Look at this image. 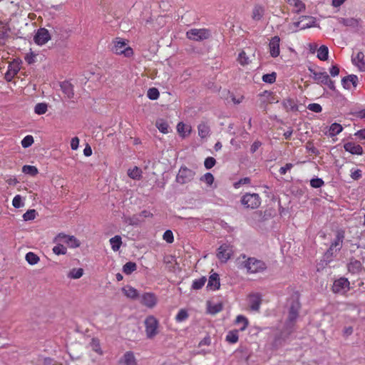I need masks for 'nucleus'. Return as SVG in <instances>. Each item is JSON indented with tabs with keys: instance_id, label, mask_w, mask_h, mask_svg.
<instances>
[{
	"instance_id": "obj_45",
	"label": "nucleus",
	"mask_w": 365,
	"mask_h": 365,
	"mask_svg": "<svg viewBox=\"0 0 365 365\" xmlns=\"http://www.w3.org/2000/svg\"><path fill=\"white\" fill-rule=\"evenodd\" d=\"M137 269V265L135 262H126L123 267V272L125 274H130L132 272L135 271Z\"/></svg>"
},
{
	"instance_id": "obj_36",
	"label": "nucleus",
	"mask_w": 365,
	"mask_h": 365,
	"mask_svg": "<svg viewBox=\"0 0 365 365\" xmlns=\"http://www.w3.org/2000/svg\"><path fill=\"white\" fill-rule=\"evenodd\" d=\"M111 248L114 252L118 251L122 245V240L120 236L115 235L109 240Z\"/></svg>"
},
{
	"instance_id": "obj_9",
	"label": "nucleus",
	"mask_w": 365,
	"mask_h": 365,
	"mask_svg": "<svg viewBox=\"0 0 365 365\" xmlns=\"http://www.w3.org/2000/svg\"><path fill=\"white\" fill-rule=\"evenodd\" d=\"M21 61L18 59H14L9 62L7 71L5 73L4 78L7 82L11 81L18 74L21 69Z\"/></svg>"
},
{
	"instance_id": "obj_50",
	"label": "nucleus",
	"mask_w": 365,
	"mask_h": 365,
	"mask_svg": "<svg viewBox=\"0 0 365 365\" xmlns=\"http://www.w3.org/2000/svg\"><path fill=\"white\" fill-rule=\"evenodd\" d=\"M22 171L25 174H28L31 176H35L38 174L37 168L33 165H24L22 168Z\"/></svg>"
},
{
	"instance_id": "obj_40",
	"label": "nucleus",
	"mask_w": 365,
	"mask_h": 365,
	"mask_svg": "<svg viewBox=\"0 0 365 365\" xmlns=\"http://www.w3.org/2000/svg\"><path fill=\"white\" fill-rule=\"evenodd\" d=\"M329 49L328 47L322 45L317 50V57L322 61H326L328 58Z\"/></svg>"
},
{
	"instance_id": "obj_18",
	"label": "nucleus",
	"mask_w": 365,
	"mask_h": 365,
	"mask_svg": "<svg viewBox=\"0 0 365 365\" xmlns=\"http://www.w3.org/2000/svg\"><path fill=\"white\" fill-rule=\"evenodd\" d=\"M118 365H138L135 354L131 351H128L119 359Z\"/></svg>"
},
{
	"instance_id": "obj_25",
	"label": "nucleus",
	"mask_w": 365,
	"mask_h": 365,
	"mask_svg": "<svg viewBox=\"0 0 365 365\" xmlns=\"http://www.w3.org/2000/svg\"><path fill=\"white\" fill-rule=\"evenodd\" d=\"M282 103L283 108L287 112H290V111L296 112L298 110V106L297 103V101L293 98H284L282 101Z\"/></svg>"
},
{
	"instance_id": "obj_14",
	"label": "nucleus",
	"mask_w": 365,
	"mask_h": 365,
	"mask_svg": "<svg viewBox=\"0 0 365 365\" xmlns=\"http://www.w3.org/2000/svg\"><path fill=\"white\" fill-rule=\"evenodd\" d=\"M140 302L143 306L152 309L158 302L157 297L152 292H145L140 297Z\"/></svg>"
},
{
	"instance_id": "obj_60",
	"label": "nucleus",
	"mask_w": 365,
	"mask_h": 365,
	"mask_svg": "<svg viewBox=\"0 0 365 365\" xmlns=\"http://www.w3.org/2000/svg\"><path fill=\"white\" fill-rule=\"evenodd\" d=\"M324 181L321 178H313L310 180V185L314 188H319L324 185Z\"/></svg>"
},
{
	"instance_id": "obj_55",
	"label": "nucleus",
	"mask_w": 365,
	"mask_h": 365,
	"mask_svg": "<svg viewBox=\"0 0 365 365\" xmlns=\"http://www.w3.org/2000/svg\"><path fill=\"white\" fill-rule=\"evenodd\" d=\"M36 216V212L35 210H29L23 215V218L25 221H29L34 220Z\"/></svg>"
},
{
	"instance_id": "obj_39",
	"label": "nucleus",
	"mask_w": 365,
	"mask_h": 365,
	"mask_svg": "<svg viewBox=\"0 0 365 365\" xmlns=\"http://www.w3.org/2000/svg\"><path fill=\"white\" fill-rule=\"evenodd\" d=\"M189 317V314L187 309H180L175 317V320L178 323L182 322L187 320Z\"/></svg>"
},
{
	"instance_id": "obj_49",
	"label": "nucleus",
	"mask_w": 365,
	"mask_h": 365,
	"mask_svg": "<svg viewBox=\"0 0 365 365\" xmlns=\"http://www.w3.org/2000/svg\"><path fill=\"white\" fill-rule=\"evenodd\" d=\"M287 30L289 34L302 30L299 21L288 24Z\"/></svg>"
},
{
	"instance_id": "obj_37",
	"label": "nucleus",
	"mask_w": 365,
	"mask_h": 365,
	"mask_svg": "<svg viewBox=\"0 0 365 365\" xmlns=\"http://www.w3.org/2000/svg\"><path fill=\"white\" fill-rule=\"evenodd\" d=\"M198 135L200 138H205L209 135L210 127L205 123L199 124L197 126Z\"/></svg>"
},
{
	"instance_id": "obj_34",
	"label": "nucleus",
	"mask_w": 365,
	"mask_h": 365,
	"mask_svg": "<svg viewBox=\"0 0 365 365\" xmlns=\"http://www.w3.org/2000/svg\"><path fill=\"white\" fill-rule=\"evenodd\" d=\"M223 309V305L221 302L212 304L207 303V312L210 314H216L220 312Z\"/></svg>"
},
{
	"instance_id": "obj_7",
	"label": "nucleus",
	"mask_w": 365,
	"mask_h": 365,
	"mask_svg": "<svg viewBox=\"0 0 365 365\" xmlns=\"http://www.w3.org/2000/svg\"><path fill=\"white\" fill-rule=\"evenodd\" d=\"M350 290V282L346 277H341L334 281L331 291L334 294L345 295Z\"/></svg>"
},
{
	"instance_id": "obj_64",
	"label": "nucleus",
	"mask_w": 365,
	"mask_h": 365,
	"mask_svg": "<svg viewBox=\"0 0 365 365\" xmlns=\"http://www.w3.org/2000/svg\"><path fill=\"white\" fill-rule=\"evenodd\" d=\"M362 176L361 170L359 169H355L351 170V177L353 180H357Z\"/></svg>"
},
{
	"instance_id": "obj_35",
	"label": "nucleus",
	"mask_w": 365,
	"mask_h": 365,
	"mask_svg": "<svg viewBox=\"0 0 365 365\" xmlns=\"http://www.w3.org/2000/svg\"><path fill=\"white\" fill-rule=\"evenodd\" d=\"M235 323V324H242V327L240 328V331H245L249 326L248 319L246 317L241 314L237 316Z\"/></svg>"
},
{
	"instance_id": "obj_30",
	"label": "nucleus",
	"mask_w": 365,
	"mask_h": 365,
	"mask_svg": "<svg viewBox=\"0 0 365 365\" xmlns=\"http://www.w3.org/2000/svg\"><path fill=\"white\" fill-rule=\"evenodd\" d=\"M123 294L130 299H134L138 297V292L134 287L127 285L122 289Z\"/></svg>"
},
{
	"instance_id": "obj_20",
	"label": "nucleus",
	"mask_w": 365,
	"mask_h": 365,
	"mask_svg": "<svg viewBox=\"0 0 365 365\" xmlns=\"http://www.w3.org/2000/svg\"><path fill=\"white\" fill-rule=\"evenodd\" d=\"M359 79L357 76L351 74L345 76L341 80V84L346 89H350L352 86L353 88H356L358 85Z\"/></svg>"
},
{
	"instance_id": "obj_61",
	"label": "nucleus",
	"mask_w": 365,
	"mask_h": 365,
	"mask_svg": "<svg viewBox=\"0 0 365 365\" xmlns=\"http://www.w3.org/2000/svg\"><path fill=\"white\" fill-rule=\"evenodd\" d=\"M215 163H216V160L214 158L207 157L205 160L204 165L206 169H211L212 167L215 166Z\"/></svg>"
},
{
	"instance_id": "obj_2",
	"label": "nucleus",
	"mask_w": 365,
	"mask_h": 365,
	"mask_svg": "<svg viewBox=\"0 0 365 365\" xmlns=\"http://www.w3.org/2000/svg\"><path fill=\"white\" fill-rule=\"evenodd\" d=\"M110 51L116 55L126 58L132 57L134 54L133 49L128 45V41L120 37L113 39Z\"/></svg>"
},
{
	"instance_id": "obj_8",
	"label": "nucleus",
	"mask_w": 365,
	"mask_h": 365,
	"mask_svg": "<svg viewBox=\"0 0 365 365\" xmlns=\"http://www.w3.org/2000/svg\"><path fill=\"white\" fill-rule=\"evenodd\" d=\"M210 36V31L207 29H192L186 32V37L195 41L207 39Z\"/></svg>"
},
{
	"instance_id": "obj_33",
	"label": "nucleus",
	"mask_w": 365,
	"mask_h": 365,
	"mask_svg": "<svg viewBox=\"0 0 365 365\" xmlns=\"http://www.w3.org/2000/svg\"><path fill=\"white\" fill-rule=\"evenodd\" d=\"M155 126L162 133L167 134L169 133V125L164 119H158L155 122Z\"/></svg>"
},
{
	"instance_id": "obj_24",
	"label": "nucleus",
	"mask_w": 365,
	"mask_h": 365,
	"mask_svg": "<svg viewBox=\"0 0 365 365\" xmlns=\"http://www.w3.org/2000/svg\"><path fill=\"white\" fill-rule=\"evenodd\" d=\"M299 21L302 30L313 27L316 23L315 19L309 16H302L299 17Z\"/></svg>"
},
{
	"instance_id": "obj_38",
	"label": "nucleus",
	"mask_w": 365,
	"mask_h": 365,
	"mask_svg": "<svg viewBox=\"0 0 365 365\" xmlns=\"http://www.w3.org/2000/svg\"><path fill=\"white\" fill-rule=\"evenodd\" d=\"M238 331H239L237 329L228 331L227 334L226 335V341L230 344L237 343L239 339Z\"/></svg>"
},
{
	"instance_id": "obj_13",
	"label": "nucleus",
	"mask_w": 365,
	"mask_h": 365,
	"mask_svg": "<svg viewBox=\"0 0 365 365\" xmlns=\"http://www.w3.org/2000/svg\"><path fill=\"white\" fill-rule=\"evenodd\" d=\"M51 39V36L48 31L45 28H41L37 30L34 41L39 46L44 45Z\"/></svg>"
},
{
	"instance_id": "obj_26",
	"label": "nucleus",
	"mask_w": 365,
	"mask_h": 365,
	"mask_svg": "<svg viewBox=\"0 0 365 365\" xmlns=\"http://www.w3.org/2000/svg\"><path fill=\"white\" fill-rule=\"evenodd\" d=\"M220 286L219 275L217 273L211 274L208 280L207 287H210L212 290H217L220 288Z\"/></svg>"
},
{
	"instance_id": "obj_1",
	"label": "nucleus",
	"mask_w": 365,
	"mask_h": 365,
	"mask_svg": "<svg viewBox=\"0 0 365 365\" xmlns=\"http://www.w3.org/2000/svg\"><path fill=\"white\" fill-rule=\"evenodd\" d=\"M238 260L239 267L245 269L248 274L259 273L267 269L265 262L255 257H247L245 255H241Z\"/></svg>"
},
{
	"instance_id": "obj_5",
	"label": "nucleus",
	"mask_w": 365,
	"mask_h": 365,
	"mask_svg": "<svg viewBox=\"0 0 365 365\" xmlns=\"http://www.w3.org/2000/svg\"><path fill=\"white\" fill-rule=\"evenodd\" d=\"M259 106L266 111L269 104L277 103V96L271 91H264L258 94Z\"/></svg>"
},
{
	"instance_id": "obj_63",
	"label": "nucleus",
	"mask_w": 365,
	"mask_h": 365,
	"mask_svg": "<svg viewBox=\"0 0 365 365\" xmlns=\"http://www.w3.org/2000/svg\"><path fill=\"white\" fill-rule=\"evenodd\" d=\"M307 108L314 113H320L322 110V106L316 103L309 104Z\"/></svg>"
},
{
	"instance_id": "obj_43",
	"label": "nucleus",
	"mask_w": 365,
	"mask_h": 365,
	"mask_svg": "<svg viewBox=\"0 0 365 365\" xmlns=\"http://www.w3.org/2000/svg\"><path fill=\"white\" fill-rule=\"evenodd\" d=\"M237 61L242 66H247L251 63L250 58L247 56V53L244 51H242L239 53L237 57Z\"/></svg>"
},
{
	"instance_id": "obj_41",
	"label": "nucleus",
	"mask_w": 365,
	"mask_h": 365,
	"mask_svg": "<svg viewBox=\"0 0 365 365\" xmlns=\"http://www.w3.org/2000/svg\"><path fill=\"white\" fill-rule=\"evenodd\" d=\"M142 171L141 170L137 167L135 166L132 169H129L128 170V175L134 180H139L141 177Z\"/></svg>"
},
{
	"instance_id": "obj_48",
	"label": "nucleus",
	"mask_w": 365,
	"mask_h": 365,
	"mask_svg": "<svg viewBox=\"0 0 365 365\" xmlns=\"http://www.w3.org/2000/svg\"><path fill=\"white\" fill-rule=\"evenodd\" d=\"M83 274V269L82 268H74L72 269L69 274H68V277L71 279H79L81 278Z\"/></svg>"
},
{
	"instance_id": "obj_62",
	"label": "nucleus",
	"mask_w": 365,
	"mask_h": 365,
	"mask_svg": "<svg viewBox=\"0 0 365 365\" xmlns=\"http://www.w3.org/2000/svg\"><path fill=\"white\" fill-rule=\"evenodd\" d=\"M251 182V180L250 178H243L239 180L237 182L234 183L235 188H239L242 185L250 184Z\"/></svg>"
},
{
	"instance_id": "obj_52",
	"label": "nucleus",
	"mask_w": 365,
	"mask_h": 365,
	"mask_svg": "<svg viewBox=\"0 0 365 365\" xmlns=\"http://www.w3.org/2000/svg\"><path fill=\"white\" fill-rule=\"evenodd\" d=\"M57 245L54 246L53 247V252L55 255H66L67 252V249L65 246L61 245L60 242H57Z\"/></svg>"
},
{
	"instance_id": "obj_4",
	"label": "nucleus",
	"mask_w": 365,
	"mask_h": 365,
	"mask_svg": "<svg viewBox=\"0 0 365 365\" xmlns=\"http://www.w3.org/2000/svg\"><path fill=\"white\" fill-rule=\"evenodd\" d=\"M345 237V232L342 230H339L336 232V237L334 241L331 243L329 248L327 250L326 255L328 257L334 256L337 252L340 251L342 247L343 241Z\"/></svg>"
},
{
	"instance_id": "obj_29",
	"label": "nucleus",
	"mask_w": 365,
	"mask_h": 365,
	"mask_svg": "<svg viewBox=\"0 0 365 365\" xmlns=\"http://www.w3.org/2000/svg\"><path fill=\"white\" fill-rule=\"evenodd\" d=\"M339 24L349 27L356 28L359 26V21L355 18H340Z\"/></svg>"
},
{
	"instance_id": "obj_22",
	"label": "nucleus",
	"mask_w": 365,
	"mask_h": 365,
	"mask_svg": "<svg viewBox=\"0 0 365 365\" xmlns=\"http://www.w3.org/2000/svg\"><path fill=\"white\" fill-rule=\"evenodd\" d=\"M363 267L359 260L351 258L347 264L349 272L353 274H359L362 271Z\"/></svg>"
},
{
	"instance_id": "obj_54",
	"label": "nucleus",
	"mask_w": 365,
	"mask_h": 365,
	"mask_svg": "<svg viewBox=\"0 0 365 365\" xmlns=\"http://www.w3.org/2000/svg\"><path fill=\"white\" fill-rule=\"evenodd\" d=\"M34 143V138L32 135H28L21 140V145L24 148L30 147Z\"/></svg>"
},
{
	"instance_id": "obj_17",
	"label": "nucleus",
	"mask_w": 365,
	"mask_h": 365,
	"mask_svg": "<svg viewBox=\"0 0 365 365\" xmlns=\"http://www.w3.org/2000/svg\"><path fill=\"white\" fill-rule=\"evenodd\" d=\"M280 38L278 36L272 37L269 43V50L270 56L273 58H276L280 54Z\"/></svg>"
},
{
	"instance_id": "obj_12",
	"label": "nucleus",
	"mask_w": 365,
	"mask_h": 365,
	"mask_svg": "<svg viewBox=\"0 0 365 365\" xmlns=\"http://www.w3.org/2000/svg\"><path fill=\"white\" fill-rule=\"evenodd\" d=\"M250 309L253 312H259L262 303V296L260 293H250L248 296Z\"/></svg>"
},
{
	"instance_id": "obj_59",
	"label": "nucleus",
	"mask_w": 365,
	"mask_h": 365,
	"mask_svg": "<svg viewBox=\"0 0 365 365\" xmlns=\"http://www.w3.org/2000/svg\"><path fill=\"white\" fill-rule=\"evenodd\" d=\"M201 180L204 181L208 185H211L214 182V176L210 173H207L201 178Z\"/></svg>"
},
{
	"instance_id": "obj_56",
	"label": "nucleus",
	"mask_w": 365,
	"mask_h": 365,
	"mask_svg": "<svg viewBox=\"0 0 365 365\" xmlns=\"http://www.w3.org/2000/svg\"><path fill=\"white\" fill-rule=\"evenodd\" d=\"M163 239L168 243H173L174 242L173 232L170 230H166L163 235Z\"/></svg>"
},
{
	"instance_id": "obj_32",
	"label": "nucleus",
	"mask_w": 365,
	"mask_h": 365,
	"mask_svg": "<svg viewBox=\"0 0 365 365\" xmlns=\"http://www.w3.org/2000/svg\"><path fill=\"white\" fill-rule=\"evenodd\" d=\"M287 2L294 7L296 13H299L305 9V5L301 0H287Z\"/></svg>"
},
{
	"instance_id": "obj_53",
	"label": "nucleus",
	"mask_w": 365,
	"mask_h": 365,
	"mask_svg": "<svg viewBox=\"0 0 365 365\" xmlns=\"http://www.w3.org/2000/svg\"><path fill=\"white\" fill-rule=\"evenodd\" d=\"M147 96L150 100H157L160 96L159 91L156 88H150L147 92Z\"/></svg>"
},
{
	"instance_id": "obj_51",
	"label": "nucleus",
	"mask_w": 365,
	"mask_h": 365,
	"mask_svg": "<svg viewBox=\"0 0 365 365\" xmlns=\"http://www.w3.org/2000/svg\"><path fill=\"white\" fill-rule=\"evenodd\" d=\"M206 281L207 279L205 277L195 279L192 282V288L195 290L200 289L205 285Z\"/></svg>"
},
{
	"instance_id": "obj_46",
	"label": "nucleus",
	"mask_w": 365,
	"mask_h": 365,
	"mask_svg": "<svg viewBox=\"0 0 365 365\" xmlns=\"http://www.w3.org/2000/svg\"><path fill=\"white\" fill-rule=\"evenodd\" d=\"M342 130H343V128L340 124L334 123L330 125L329 130V135L330 136L336 135L339 134L342 131Z\"/></svg>"
},
{
	"instance_id": "obj_21",
	"label": "nucleus",
	"mask_w": 365,
	"mask_h": 365,
	"mask_svg": "<svg viewBox=\"0 0 365 365\" xmlns=\"http://www.w3.org/2000/svg\"><path fill=\"white\" fill-rule=\"evenodd\" d=\"M300 309V304L299 302H294L292 304L288 315V322L293 324L298 317L299 311Z\"/></svg>"
},
{
	"instance_id": "obj_3",
	"label": "nucleus",
	"mask_w": 365,
	"mask_h": 365,
	"mask_svg": "<svg viewBox=\"0 0 365 365\" xmlns=\"http://www.w3.org/2000/svg\"><path fill=\"white\" fill-rule=\"evenodd\" d=\"M145 331L148 339H153L159 333V322L153 315L147 317L144 322Z\"/></svg>"
},
{
	"instance_id": "obj_11",
	"label": "nucleus",
	"mask_w": 365,
	"mask_h": 365,
	"mask_svg": "<svg viewBox=\"0 0 365 365\" xmlns=\"http://www.w3.org/2000/svg\"><path fill=\"white\" fill-rule=\"evenodd\" d=\"M195 172L186 167H181L176 177V181L180 184L190 182L195 177Z\"/></svg>"
},
{
	"instance_id": "obj_47",
	"label": "nucleus",
	"mask_w": 365,
	"mask_h": 365,
	"mask_svg": "<svg viewBox=\"0 0 365 365\" xmlns=\"http://www.w3.org/2000/svg\"><path fill=\"white\" fill-rule=\"evenodd\" d=\"M48 110V105L46 103H38L34 107V112L38 115H43Z\"/></svg>"
},
{
	"instance_id": "obj_57",
	"label": "nucleus",
	"mask_w": 365,
	"mask_h": 365,
	"mask_svg": "<svg viewBox=\"0 0 365 365\" xmlns=\"http://www.w3.org/2000/svg\"><path fill=\"white\" fill-rule=\"evenodd\" d=\"M262 81L265 83H272L276 81V73H272L269 74H264L262 76Z\"/></svg>"
},
{
	"instance_id": "obj_27",
	"label": "nucleus",
	"mask_w": 365,
	"mask_h": 365,
	"mask_svg": "<svg viewBox=\"0 0 365 365\" xmlns=\"http://www.w3.org/2000/svg\"><path fill=\"white\" fill-rule=\"evenodd\" d=\"M177 131L181 137L185 138L190 133L191 126L180 122L177 125Z\"/></svg>"
},
{
	"instance_id": "obj_10",
	"label": "nucleus",
	"mask_w": 365,
	"mask_h": 365,
	"mask_svg": "<svg viewBox=\"0 0 365 365\" xmlns=\"http://www.w3.org/2000/svg\"><path fill=\"white\" fill-rule=\"evenodd\" d=\"M55 242H63L71 248L78 247L81 245L79 240L74 236L59 233L55 238Z\"/></svg>"
},
{
	"instance_id": "obj_15",
	"label": "nucleus",
	"mask_w": 365,
	"mask_h": 365,
	"mask_svg": "<svg viewBox=\"0 0 365 365\" xmlns=\"http://www.w3.org/2000/svg\"><path fill=\"white\" fill-rule=\"evenodd\" d=\"M232 250L229 245L223 244L217 250V258L222 262H226L231 257Z\"/></svg>"
},
{
	"instance_id": "obj_31",
	"label": "nucleus",
	"mask_w": 365,
	"mask_h": 365,
	"mask_svg": "<svg viewBox=\"0 0 365 365\" xmlns=\"http://www.w3.org/2000/svg\"><path fill=\"white\" fill-rule=\"evenodd\" d=\"M61 90L64 94L67 96L68 98H73L74 92L73 86L68 82H63L61 85Z\"/></svg>"
},
{
	"instance_id": "obj_23",
	"label": "nucleus",
	"mask_w": 365,
	"mask_h": 365,
	"mask_svg": "<svg viewBox=\"0 0 365 365\" xmlns=\"http://www.w3.org/2000/svg\"><path fill=\"white\" fill-rule=\"evenodd\" d=\"M344 148L346 151L353 155H361L363 154L362 147L355 143L348 142L344 145Z\"/></svg>"
},
{
	"instance_id": "obj_19",
	"label": "nucleus",
	"mask_w": 365,
	"mask_h": 365,
	"mask_svg": "<svg viewBox=\"0 0 365 365\" xmlns=\"http://www.w3.org/2000/svg\"><path fill=\"white\" fill-rule=\"evenodd\" d=\"M351 61L360 71L365 72L364 53L362 51H359L356 56H352Z\"/></svg>"
},
{
	"instance_id": "obj_58",
	"label": "nucleus",
	"mask_w": 365,
	"mask_h": 365,
	"mask_svg": "<svg viewBox=\"0 0 365 365\" xmlns=\"http://www.w3.org/2000/svg\"><path fill=\"white\" fill-rule=\"evenodd\" d=\"M12 205L15 208H20L24 206V202H22L21 195H17L14 197L12 200Z\"/></svg>"
},
{
	"instance_id": "obj_44",
	"label": "nucleus",
	"mask_w": 365,
	"mask_h": 365,
	"mask_svg": "<svg viewBox=\"0 0 365 365\" xmlns=\"http://www.w3.org/2000/svg\"><path fill=\"white\" fill-rule=\"evenodd\" d=\"M25 258L27 262L31 265L37 264L40 260L38 256L32 252H28Z\"/></svg>"
},
{
	"instance_id": "obj_16",
	"label": "nucleus",
	"mask_w": 365,
	"mask_h": 365,
	"mask_svg": "<svg viewBox=\"0 0 365 365\" xmlns=\"http://www.w3.org/2000/svg\"><path fill=\"white\" fill-rule=\"evenodd\" d=\"M265 14V7L262 4H255L251 11V18L254 21H260Z\"/></svg>"
},
{
	"instance_id": "obj_28",
	"label": "nucleus",
	"mask_w": 365,
	"mask_h": 365,
	"mask_svg": "<svg viewBox=\"0 0 365 365\" xmlns=\"http://www.w3.org/2000/svg\"><path fill=\"white\" fill-rule=\"evenodd\" d=\"M313 75L314 80L322 85L326 84L329 78L327 72H314Z\"/></svg>"
},
{
	"instance_id": "obj_6",
	"label": "nucleus",
	"mask_w": 365,
	"mask_h": 365,
	"mask_svg": "<svg viewBox=\"0 0 365 365\" xmlns=\"http://www.w3.org/2000/svg\"><path fill=\"white\" fill-rule=\"evenodd\" d=\"M242 205L246 208L257 209L261 205V197L257 193H245L241 198Z\"/></svg>"
},
{
	"instance_id": "obj_42",
	"label": "nucleus",
	"mask_w": 365,
	"mask_h": 365,
	"mask_svg": "<svg viewBox=\"0 0 365 365\" xmlns=\"http://www.w3.org/2000/svg\"><path fill=\"white\" fill-rule=\"evenodd\" d=\"M90 346L93 351L96 352L97 354L102 355L103 351L101 348L100 341L97 338H93L90 342Z\"/></svg>"
}]
</instances>
